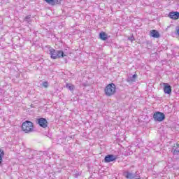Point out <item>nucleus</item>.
I'll return each mask as SVG.
<instances>
[{"mask_svg": "<svg viewBox=\"0 0 179 179\" xmlns=\"http://www.w3.org/2000/svg\"><path fill=\"white\" fill-rule=\"evenodd\" d=\"M31 15H27L25 17H24V22H27V23H31Z\"/></svg>", "mask_w": 179, "mask_h": 179, "instance_id": "15", "label": "nucleus"}, {"mask_svg": "<svg viewBox=\"0 0 179 179\" xmlns=\"http://www.w3.org/2000/svg\"><path fill=\"white\" fill-rule=\"evenodd\" d=\"M116 90L115 84L110 83L108 84L104 89V92L106 96H113V94H115Z\"/></svg>", "mask_w": 179, "mask_h": 179, "instance_id": "2", "label": "nucleus"}, {"mask_svg": "<svg viewBox=\"0 0 179 179\" xmlns=\"http://www.w3.org/2000/svg\"><path fill=\"white\" fill-rule=\"evenodd\" d=\"M48 3V5H50L51 6H54L55 5V0H44Z\"/></svg>", "mask_w": 179, "mask_h": 179, "instance_id": "16", "label": "nucleus"}, {"mask_svg": "<svg viewBox=\"0 0 179 179\" xmlns=\"http://www.w3.org/2000/svg\"><path fill=\"white\" fill-rule=\"evenodd\" d=\"M117 157L113 155H108L104 158L105 163H111V162H115Z\"/></svg>", "mask_w": 179, "mask_h": 179, "instance_id": "6", "label": "nucleus"}, {"mask_svg": "<svg viewBox=\"0 0 179 179\" xmlns=\"http://www.w3.org/2000/svg\"><path fill=\"white\" fill-rule=\"evenodd\" d=\"M99 37H100L101 40H103V41H105V40H107V38H108L107 35L103 31H102L99 34Z\"/></svg>", "mask_w": 179, "mask_h": 179, "instance_id": "12", "label": "nucleus"}, {"mask_svg": "<svg viewBox=\"0 0 179 179\" xmlns=\"http://www.w3.org/2000/svg\"><path fill=\"white\" fill-rule=\"evenodd\" d=\"M135 79H136V74H134L131 77H129L127 80L129 83H131L135 82Z\"/></svg>", "mask_w": 179, "mask_h": 179, "instance_id": "13", "label": "nucleus"}, {"mask_svg": "<svg viewBox=\"0 0 179 179\" xmlns=\"http://www.w3.org/2000/svg\"><path fill=\"white\" fill-rule=\"evenodd\" d=\"M5 156V152L3 150L0 148V164H2L3 159L2 158Z\"/></svg>", "mask_w": 179, "mask_h": 179, "instance_id": "14", "label": "nucleus"}, {"mask_svg": "<svg viewBox=\"0 0 179 179\" xmlns=\"http://www.w3.org/2000/svg\"><path fill=\"white\" fill-rule=\"evenodd\" d=\"M125 177L127 179H132V178H135V177H136V176L134 173H132L131 172H126Z\"/></svg>", "mask_w": 179, "mask_h": 179, "instance_id": "10", "label": "nucleus"}, {"mask_svg": "<svg viewBox=\"0 0 179 179\" xmlns=\"http://www.w3.org/2000/svg\"><path fill=\"white\" fill-rule=\"evenodd\" d=\"M22 131H24L25 134H29V132H33V122L30 121H25L22 123Z\"/></svg>", "mask_w": 179, "mask_h": 179, "instance_id": "3", "label": "nucleus"}, {"mask_svg": "<svg viewBox=\"0 0 179 179\" xmlns=\"http://www.w3.org/2000/svg\"><path fill=\"white\" fill-rule=\"evenodd\" d=\"M154 121L162 122L166 120V115L162 112H155L153 115Z\"/></svg>", "mask_w": 179, "mask_h": 179, "instance_id": "4", "label": "nucleus"}, {"mask_svg": "<svg viewBox=\"0 0 179 179\" xmlns=\"http://www.w3.org/2000/svg\"><path fill=\"white\" fill-rule=\"evenodd\" d=\"M128 40L129 41H131V43H133V41H135V37H134V35H131L128 38Z\"/></svg>", "mask_w": 179, "mask_h": 179, "instance_id": "18", "label": "nucleus"}, {"mask_svg": "<svg viewBox=\"0 0 179 179\" xmlns=\"http://www.w3.org/2000/svg\"><path fill=\"white\" fill-rule=\"evenodd\" d=\"M150 36L151 37H154V38H159V37H160V34H159V31L153 29L150 31Z\"/></svg>", "mask_w": 179, "mask_h": 179, "instance_id": "9", "label": "nucleus"}, {"mask_svg": "<svg viewBox=\"0 0 179 179\" xmlns=\"http://www.w3.org/2000/svg\"><path fill=\"white\" fill-rule=\"evenodd\" d=\"M173 155L177 156L179 153V144H176V146H174L173 148Z\"/></svg>", "mask_w": 179, "mask_h": 179, "instance_id": "11", "label": "nucleus"}, {"mask_svg": "<svg viewBox=\"0 0 179 179\" xmlns=\"http://www.w3.org/2000/svg\"><path fill=\"white\" fill-rule=\"evenodd\" d=\"M169 16L171 19H174L175 20H177V19H179V13L176 12H171L169 14Z\"/></svg>", "mask_w": 179, "mask_h": 179, "instance_id": "8", "label": "nucleus"}, {"mask_svg": "<svg viewBox=\"0 0 179 179\" xmlns=\"http://www.w3.org/2000/svg\"><path fill=\"white\" fill-rule=\"evenodd\" d=\"M49 54L50 55V58L52 59H58L59 58H64V57H66V55L64 53L62 50H56L55 49L50 48L49 49Z\"/></svg>", "mask_w": 179, "mask_h": 179, "instance_id": "1", "label": "nucleus"}, {"mask_svg": "<svg viewBox=\"0 0 179 179\" xmlns=\"http://www.w3.org/2000/svg\"><path fill=\"white\" fill-rule=\"evenodd\" d=\"M164 92L166 94H171V85L164 83Z\"/></svg>", "mask_w": 179, "mask_h": 179, "instance_id": "7", "label": "nucleus"}, {"mask_svg": "<svg viewBox=\"0 0 179 179\" xmlns=\"http://www.w3.org/2000/svg\"><path fill=\"white\" fill-rule=\"evenodd\" d=\"M66 87L67 89H69L71 91L75 90V86H73V85H71V84H66Z\"/></svg>", "mask_w": 179, "mask_h": 179, "instance_id": "17", "label": "nucleus"}, {"mask_svg": "<svg viewBox=\"0 0 179 179\" xmlns=\"http://www.w3.org/2000/svg\"><path fill=\"white\" fill-rule=\"evenodd\" d=\"M38 124L39 126L41 127V128H47L48 127V122L47 121V119L41 117L37 120Z\"/></svg>", "mask_w": 179, "mask_h": 179, "instance_id": "5", "label": "nucleus"}, {"mask_svg": "<svg viewBox=\"0 0 179 179\" xmlns=\"http://www.w3.org/2000/svg\"><path fill=\"white\" fill-rule=\"evenodd\" d=\"M60 3L61 2L59 0H56L55 3Z\"/></svg>", "mask_w": 179, "mask_h": 179, "instance_id": "20", "label": "nucleus"}, {"mask_svg": "<svg viewBox=\"0 0 179 179\" xmlns=\"http://www.w3.org/2000/svg\"><path fill=\"white\" fill-rule=\"evenodd\" d=\"M43 86L44 87H48V83L47 81H45L43 83Z\"/></svg>", "mask_w": 179, "mask_h": 179, "instance_id": "19", "label": "nucleus"}]
</instances>
